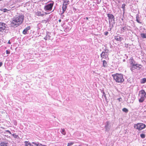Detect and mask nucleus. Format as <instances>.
Listing matches in <instances>:
<instances>
[{
  "mask_svg": "<svg viewBox=\"0 0 146 146\" xmlns=\"http://www.w3.org/2000/svg\"><path fill=\"white\" fill-rule=\"evenodd\" d=\"M24 18V15L22 14L16 15L13 19L11 23V25L16 27L19 26L23 23Z\"/></svg>",
  "mask_w": 146,
  "mask_h": 146,
  "instance_id": "nucleus-1",
  "label": "nucleus"
},
{
  "mask_svg": "<svg viewBox=\"0 0 146 146\" xmlns=\"http://www.w3.org/2000/svg\"><path fill=\"white\" fill-rule=\"evenodd\" d=\"M114 79L115 82L118 83H122L124 81L123 75L122 74L116 73L112 75Z\"/></svg>",
  "mask_w": 146,
  "mask_h": 146,
  "instance_id": "nucleus-2",
  "label": "nucleus"
},
{
  "mask_svg": "<svg viewBox=\"0 0 146 146\" xmlns=\"http://www.w3.org/2000/svg\"><path fill=\"white\" fill-rule=\"evenodd\" d=\"M139 95L140 97L139 100V102H143L146 98V92L144 90H142L139 91Z\"/></svg>",
  "mask_w": 146,
  "mask_h": 146,
  "instance_id": "nucleus-3",
  "label": "nucleus"
},
{
  "mask_svg": "<svg viewBox=\"0 0 146 146\" xmlns=\"http://www.w3.org/2000/svg\"><path fill=\"white\" fill-rule=\"evenodd\" d=\"M134 127L136 129L140 131L144 129L146 127V125L143 123H138L135 124Z\"/></svg>",
  "mask_w": 146,
  "mask_h": 146,
  "instance_id": "nucleus-4",
  "label": "nucleus"
},
{
  "mask_svg": "<svg viewBox=\"0 0 146 146\" xmlns=\"http://www.w3.org/2000/svg\"><path fill=\"white\" fill-rule=\"evenodd\" d=\"M54 3H51L48 4L44 6V9L45 11H50L52 9Z\"/></svg>",
  "mask_w": 146,
  "mask_h": 146,
  "instance_id": "nucleus-5",
  "label": "nucleus"
},
{
  "mask_svg": "<svg viewBox=\"0 0 146 146\" xmlns=\"http://www.w3.org/2000/svg\"><path fill=\"white\" fill-rule=\"evenodd\" d=\"M6 25L5 24L0 23V34H2V33L5 32L6 27Z\"/></svg>",
  "mask_w": 146,
  "mask_h": 146,
  "instance_id": "nucleus-6",
  "label": "nucleus"
},
{
  "mask_svg": "<svg viewBox=\"0 0 146 146\" xmlns=\"http://www.w3.org/2000/svg\"><path fill=\"white\" fill-rule=\"evenodd\" d=\"M107 15L109 18V22L110 21V20H111V21L112 20L114 21L115 17L113 15L108 13V14Z\"/></svg>",
  "mask_w": 146,
  "mask_h": 146,
  "instance_id": "nucleus-7",
  "label": "nucleus"
},
{
  "mask_svg": "<svg viewBox=\"0 0 146 146\" xmlns=\"http://www.w3.org/2000/svg\"><path fill=\"white\" fill-rule=\"evenodd\" d=\"M115 39L117 41L121 42L123 39V38L119 36H115Z\"/></svg>",
  "mask_w": 146,
  "mask_h": 146,
  "instance_id": "nucleus-8",
  "label": "nucleus"
},
{
  "mask_svg": "<svg viewBox=\"0 0 146 146\" xmlns=\"http://www.w3.org/2000/svg\"><path fill=\"white\" fill-rule=\"evenodd\" d=\"M35 15L38 16L42 17L44 15L43 13H42L41 11H38L36 12Z\"/></svg>",
  "mask_w": 146,
  "mask_h": 146,
  "instance_id": "nucleus-9",
  "label": "nucleus"
},
{
  "mask_svg": "<svg viewBox=\"0 0 146 146\" xmlns=\"http://www.w3.org/2000/svg\"><path fill=\"white\" fill-rule=\"evenodd\" d=\"M130 64L132 65L133 66H137V64H135L134 63V62H135V61L134 60L133 58V57H131L130 59Z\"/></svg>",
  "mask_w": 146,
  "mask_h": 146,
  "instance_id": "nucleus-10",
  "label": "nucleus"
},
{
  "mask_svg": "<svg viewBox=\"0 0 146 146\" xmlns=\"http://www.w3.org/2000/svg\"><path fill=\"white\" fill-rule=\"evenodd\" d=\"M30 29V26H28L23 31V33L24 35L26 34L27 33L28 31Z\"/></svg>",
  "mask_w": 146,
  "mask_h": 146,
  "instance_id": "nucleus-11",
  "label": "nucleus"
},
{
  "mask_svg": "<svg viewBox=\"0 0 146 146\" xmlns=\"http://www.w3.org/2000/svg\"><path fill=\"white\" fill-rule=\"evenodd\" d=\"M107 55L106 53L104 52H102L101 54V57H102V59L103 58H106L107 57Z\"/></svg>",
  "mask_w": 146,
  "mask_h": 146,
  "instance_id": "nucleus-12",
  "label": "nucleus"
},
{
  "mask_svg": "<svg viewBox=\"0 0 146 146\" xmlns=\"http://www.w3.org/2000/svg\"><path fill=\"white\" fill-rule=\"evenodd\" d=\"M67 7V5H62V14H63L64 13V12L66 10Z\"/></svg>",
  "mask_w": 146,
  "mask_h": 146,
  "instance_id": "nucleus-13",
  "label": "nucleus"
},
{
  "mask_svg": "<svg viewBox=\"0 0 146 146\" xmlns=\"http://www.w3.org/2000/svg\"><path fill=\"white\" fill-rule=\"evenodd\" d=\"M25 146H34L29 141H25Z\"/></svg>",
  "mask_w": 146,
  "mask_h": 146,
  "instance_id": "nucleus-14",
  "label": "nucleus"
},
{
  "mask_svg": "<svg viewBox=\"0 0 146 146\" xmlns=\"http://www.w3.org/2000/svg\"><path fill=\"white\" fill-rule=\"evenodd\" d=\"M69 4V1L68 0H63V5H68Z\"/></svg>",
  "mask_w": 146,
  "mask_h": 146,
  "instance_id": "nucleus-15",
  "label": "nucleus"
},
{
  "mask_svg": "<svg viewBox=\"0 0 146 146\" xmlns=\"http://www.w3.org/2000/svg\"><path fill=\"white\" fill-rule=\"evenodd\" d=\"M103 66L104 67H106L108 66V64L106 61L105 60H104L103 61Z\"/></svg>",
  "mask_w": 146,
  "mask_h": 146,
  "instance_id": "nucleus-16",
  "label": "nucleus"
},
{
  "mask_svg": "<svg viewBox=\"0 0 146 146\" xmlns=\"http://www.w3.org/2000/svg\"><path fill=\"white\" fill-rule=\"evenodd\" d=\"M8 143H5L4 142H1L0 143L1 146H7Z\"/></svg>",
  "mask_w": 146,
  "mask_h": 146,
  "instance_id": "nucleus-17",
  "label": "nucleus"
},
{
  "mask_svg": "<svg viewBox=\"0 0 146 146\" xmlns=\"http://www.w3.org/2000/svg\"><path fill=\"white\" fill-rule=\"evenodd\" d=\"M146 82V78H142L141 81V83L142 84L145 83Z\"/></svg>",
  "mask_w": 146,
  "mask_h": 146,
  "instance_id": "nucleus-18",
  "label": "nucleus"
},
{
  "mask_svg": "<svg viewBox=\"0 0 146 146\" xmlns=\"http://www.w3.org/2000/svg\"><path fill=\"white\" fill-rule=\"evenodd\" d=\"M32 143L34 144L35 145L37 146H43V145H42V144L39 143H37L35 142H33Z\"/></svg>",
  "mask_w": 146,
  "mask_h": 146,
  "instance_id": "nucleus-19",
  "label": "nucleus"
},
{
  "mask_svg": "<svg viewBox=\"0 0 146 146\" xmlns=\"http://www.w3.org/2000/svg\"><path fill=\"white\" fill-rule=\"evenodd\" d=\"M110 123L109 121H107L106 122V125H105V127L106 130H107L108 127L109 126V125Z\"/></svg>",
  "mask_w": 146,
  "mask_h": 146,
  "instance_id": "nucleus-20",
  "label": "nucleus"
},
{
  "mask_svg": "<svg viewBox=\"0 0 146 146\" xmlns=\"http://www.w3.org/2000/svg\"><path fill=\"white\" fill-rule=\"evenodd\" d=\"M61 132L64 135H65L66 134V132L65 129H61Z\"/></svg>",
  "mask_w": 146,
  "mask_h": 146,
  "instance_id": "nucleus-21",
  "label": "nucleus"
},
{
  "mask_svg": "<svg viewBox=\"0 0 146 146\" xmlns=\"http://www.w3.org/2000/svg\"><path fill=\"white\" fill-rule=\"evenodd\" d=\"M141 36L143 38H146V34L144 33H141Z\"/></svg>",
  "mask_w": 146,
  "mask_h": 146,
  "instance_id": "nucleus-22",
  "label": "nucleus"
},
{
  "mask_svg": "<svg viewBox=\"0 0 146 146\" xmlns=\"http://www.w3.org/2000/svg\"><path fill=\"white\" fill-rule=\"evenodd\" d=\"M13 136L15 138L18 139L19 138V136L16 135V133L13 134Z\"/></svg>",
  "mask_w": 146,
  "mask_h": 146,
  "instance_id": "nucleus-23",
  "label": "nucleus"
},
{
  "mask_svg": "<svg viewBox=\"0 0 146 146\" xmlns=\"http://www.w3.org/2000/svg\"><path fill=\"white\" fill-rule=\"evenodd\" d=\"M122 111H124L125 112H126V113H127L128 111V110L125 108H123L122 109Z\"/></svg>",
  "mask_w": 146,
  "mask_h": 146,
  "instance_id": "nucleus-24",
  "label": "nucleus"
},
{
  "mask_svg": "<svg viewBox=\"0 0 146 146\" xmlns=\"http://www.w3.org/2000/svg\"><path fill=\"white\" fill-rule=\"evenodd\" d=\"M125 4H123L122 5V8L123 11H124L125 9Z\"/></svg>",
  "mask_w": 146,
  "mask_h": 146,
  "instance_id": "nucleus-25",
  "label": "nucleus"
},
{
  "mask_svg": "<svg viewBox=\"0 0 146 146\" xmlns=\"http://www.w3.org/2000/svg\"><path fill=\"white\" fill-rule=\"evenodd\" d=\"M74 143L73 142H70L68 143L67 144V146H71L72 145L74 144Z\"/></svg>",
  "mask_w": 146,
  "mask_h": 146,
  "instance_id": "nucleus-26",
  "label": "nucleus"
},
{
  "mask_svg": "<svg viewBox=\"0 0 146 146\" xmlns=\"http://www.w3.org/2000/svg\"><path fill=\"white\" fill-rule=\"evenodd\" d=\"M50 37L48 35H46V37L44 38V39L46 40L47 39H50Z\"/></svg>",
  "mask_w": 146,
  "mask_h": 146,
  "instance_id": "nucleus-27",
  "label": "nucleus"
},
{
  "mask_svg": "<svg viewBox=\"0 0 146 146\" xmlns=\"http://www.w3.org/2000/svg\"><path fill=\"white\" fill-rule=\"evenodd\" d=\"M140 137L142 138H144L145 137V135L144 134H141Z\"/></svg>",
  "mask_w": 146,
  "mask_h": 146,
  "instance_id": "nucleus-28",
  "label": "nucleus"
},
{
  "mask_svg": "<svg viewBox=\"0 0 146 146\" xmlns=\"http://www.w3.org/2000/svg\"><path fill=\"white\" fill-rule=\"evenodd\" d=\"M138 18H139L138 17H136V21L138 23H141L140 22L139 19H138Z\"/></svg>",
  "mask_w": 146,
  "mask_h": 146,
  "instance_id": "nucleus-29",
  "label": "nucleus"
},
{
  "mask_svg": "<svg viewBox=\"0 0 146 146\" xmlns=\"http://www.w3.org/2000/svg\"><path fill=\"white\" fill-rule=\"evenodd\" d=\"M10 51H9L8 50H6V53L7 54H9L10 53Z\"/></svg>",
  "mask_w": 146,
  "mask_h": 146,
  "instance_id": "nucleus-30",
  "label": "nucleus"
},
{
  "mask_svg": "<svg viewBox=\"0 0 146 146\" xmlns=\"http://www.w3.org/2000/svg\"><path fill=\"white\" fill-rule=\"evenodd\" d=\"M7 11H8L7 9H3V11L4 12H5Z\"/></svg>",
  "mask_w": 146,
  "mask_h": 146,
  "instance_id": "nucleus-31",
  "label": "nucleus"
},
{
  "mask_svg": "<svg viewBox=\"0 0 146 146\" xmlns=\"http://www.w3.org/2000/svg\"><path fill=\"white\" fill-rule=\"evenodd\" d=\"M108 34V32H106L104 33V34L105 35H107Z\"/></svg>",
  "mask_w": 146,
  "mask_h": 146,
  "instance_id": "nucleus-32",
  "label": "nucleus"
},
{
  "mask_svg": "<svg viewBox=\"0 0 146 146\" xmlns=\"http://www.w3.org/2000/svg\"><path fill=\"white\" fill-rule=\"evenodd\" d=\"M127 29V28L126 27H124L122 28L123 30H125Z\"/></svg>",
  "mask_w": 146,
  "mask_h": 146,
  "instance_id": "nucleus-33",
  "label": "nucleus"
},
{
  "mask_svg": "<svg viewBox=\"0 0 146 146\" xmlns=\"http://www.w3.org/2000/svg\"><path fill=\"white\" fill-rule=\"evenodd\" d=\"M118 100L119 101H121V100H122V99L121 98H119L118 99Z\"/></svg>",
  "mask_w": 146,
  "mask_h": 146,
  "instance_id": "nucleus-34",
  "label": "nucleus"
},
{
  "mask_svg": "<svg viewBox=\"0 0 146 146\" xmlns=\"http://www.w3.org/2000/svg\"><path fill=\"white\" fill-rule=\"evenodd\" d=\"M3 63L2 62H0V67L2 65Z\"/></svg>",
  "mask_w": 146,
  "mask_h": 146,
  "instance_id": "nucleus-35",
  "label": "nucleus"
},
{
  "mask_svg": "<svg viewBox=\"0 0 146 146\" xmlns=\"http://www.w3.org/2000/svg\"><path fill=\"white\" fill-rule=\"evenodd\" d=\"M6 131L7 132H8L9 133H11V132H10V131H9L8 130H7V131Z\"/></svg>",
  "mask_w": 146,
  "mask_h": 146,
  "instance_id": "nucleus-36",
  "label": "nucleus"
},
{
  "mask_svg": "<svg viewBox=\"0 0 146 146\" xmlns=\"http://www.w3.org/2000/svg\"><path fill=\"white\" fill-rule=\"evenodd\" d=\"M50 13H46V12H45V13L46 15V14H49Z\"/></svg>",
  "mask_w": 146,
  "mask_h": 146,
  "instance_id": "nucleus-37",
  "label": "nucleus"
},
{
  "mask_svg": "<svg viewBox=\"0 0 146 146\" xmlns=\"http://www.w3.org/2000/svg\"><path fill=\"white\" fill-rule=\"evenodd\" d=\"M58 21L59 22H60L61 21V19H60Z\"/></svg>",
  "mask_w": 146,
  "mask_h": 146,
  "instance_id": "nucleus-38",
  "label": "nucleus"
},
{
  "mask_svg": "<svg viewBox=\"0 0 146 146\" xmlns=\"http://www.w3.org/2000/svg\"><path fill=\"white\" fill-rule=\"evenodd\" d=\"M85 18L87 20H88V17H86Z\"/></svg>",
  "mask_w": 146,
  "mask_h": 146,
  "instance_id": "nucleus-39",
  "label": "nucleus"
},
{
  "mask_svg": "<svg viewBox=\"0 0 146 146\" xmlns=\"http://www.w3.org/2000/svg\"><path fill=\"white\" fill-rule=\"evenodd\" d=\"M8 43H9V44H11V42L9 41V42H8Z\"/></svg>",
  "mask_w": 146,
  "mask_h": 146,
  "instance_id": "nucleus-40",
  "label": "nucleus"
},
{
  "mask_svg": "<svg viewBox=\"0 0 146 146\" xmlns=\"http://www.w3.org/2000/svg\"><path fill=\"white\" fill-rule=\"evenodd\" d=\"M43 146H46V145H43Z\"/></svg>",
  "mask_w": 146,
  "mask_h": 146,
  "instance_id": "nucleus-41",
  "label": "nucleus"
},
{
  "mask_svg": "<svg viewBox=\"0 0 146 146\" xmlns=\"http://www.w3.org/2000/svg\"><path fill=\"white\" fill-rule=\"evenodd\" d=\"M2 0H0V1H2Z\"/></svg>",
  "mask_w": 146,
  "mask_h": 146,
  "instance_id": "nucleus-42",
  "label": "nucleus"
}]
</instances>
